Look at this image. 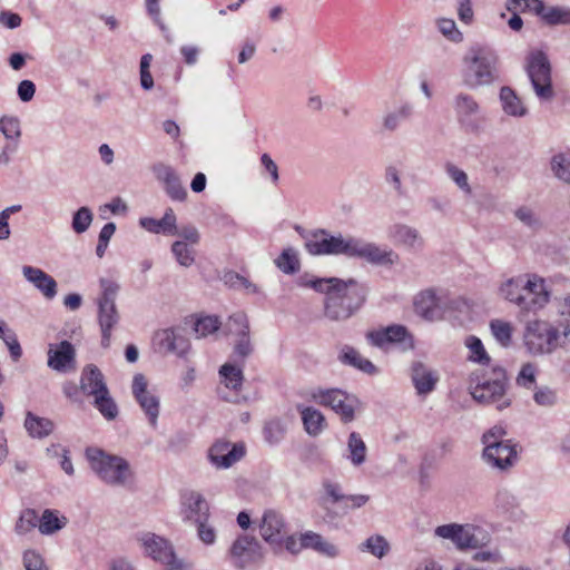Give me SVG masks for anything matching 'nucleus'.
Listing matches in <instances>:
<instances>
[{"label": "nucleus", "mask_w": 570, "mask_h": 570, "mask_svg": "<svg viewBox=\"0 0 570 570\" xmlns=\"http://www.w3.org/2000/svg\"><path fill=\"white\" fill-rule=\"evenodd\" d=\"M410 377L416 394L420 396L432 393L439 382L436 371L430 368L421 361H414L411 364Z\"/></svg>", "instance_id": "23"}, {"label": "nucleus", "mask_w": 570, "mask_h": 570, "mask_svg": "<svg viewBox=\"0 0 570 570\" xmlns=\"http://www.w3.org/2000/svg\"><path fill=\"white\" fill-rule=\"evenodd\" d=\"M242 336H238L234 345V354L243 361L247 358L254 351L253 344L249 336V327L242 324Z\"/></svg>", "instance_id": "50"}, {"label": "nucleus", "mask_w": 570, "mask_h": 570, "mask_svg": "<svg viewBox=\"0 0 570 570\" xmlns=\"http://www.w3.org/2000/svg\"><path fill=\"white\" fill-rule=\"evenodd\" d=\"M489 541L490 535L483 528L470 524L468 548H479L485 546Z\"/></svg>", "instance_id": "62"}, {"label": "nucleus", "mask_w": 570, "mask_h": 570, "mask_svg": "<svg viewBox=\"0 0 570 570\" xmlns=\"http://www.w3.org/2000/svg\"><path fill=\"white\" fill-rule=\"evenodd\" d=\"M302 546L305 549H313L328 558H335L338 556V549L335 544L324 540L321 534L313 531L302 533Z\"/></svg>", "instance_id": "32"}, {"label": "nucleus", "mask_w": 570, "mask_h": 570, "mask_svg": "<svg viewBox=\"0 0 570 570\" xmlns=\"http://www.w3.org/2000/svg\"><path fill=\"white\" fill-rule=\"evenodd\" d=\"M445 171L448 176L458 185V187L465 194H471L472 189L469 185L468 175L465 171L456 167L455 165L448 163L445 165Z\"/></svg>", "instance_id": "54"}, {"label": "nucleus", "mask_w": 570, "mask_h": 570, "mask_svg": "<svg viewBox=\"0 0 570 570\" xmlns=\"http://www.w3.org/2000/svg\"><path fill=\"white\" fill-rule=\"evenodd\" d=\"M86 456L95 473L107 484L124 485L130 476L129 463L120 456L107 454L98 448H88Z\"/></svg>", "instance_id": "3"}, {"label": "nucleus", "mask_w": 570, "mask_h": 570, "mask_svg": "<svg viewBox=\"0 0 570 570\" xmlns=\"http://www.w3.org/2000/svg\"><path fill=\"white\" fill-rule=\"evenodd\" d=\"M453 109L456 121L464 131L476 134L481 130L484 117L481 106L473 96L459 92L453 98Z\"/></svg>", "instance_id": "10"}, {"label": "nucleus", "mask_w": 570, "mask_h": 570, "mask_svg": "<svg viewBox=\"0 0 570 570\" xmlns=\"http://www.w3.org/2000/svg\"><path fill=\"white\" fill-rule=\"evenodd\" d=\"M139 225L154 234L171 235L176 234V215L173 208H167L163 218L155 219L153 217H141Z\"/></svg>", "instance_id": "28"}, {"label": "nucleus", "mask_w": 570, "mask_h": 570, "mask_svg": "<svg viewBox=\"0 0 570 570\" xmlns=\"http://www.w3.org/2000/svg\"><path fill=\"white\" fill-rule=\"evenodd\" d=\"M138 541L141 543L145 554L154 561L165 564L174 560L176 554L174 547L164 537L153 532H145L138 537Z\"/></svg>", "instance_id": "20"}, {"label": "nucleus", "mask_w": 570, "mask_h": 570, "mask_svg": "<svg viewBox=\"0 0 570 570\" xmlns=\"http://www.w3.org/2000/svg\"><path fill=\"white\" fill-rule=\"evenodd\" d=\"M38 522V514L36 510L24 509L21 511L20 517L16 522L14 531L19 535L27 534L39 524Z\"/></svg>", "instance_id": "47"}, {"label": "nucleus", "mask_w": 570, "mask_h": 570, "mask_svg": "<svg viewBox=\"0 0 570 570\" xmlns=\"http://www.w3.org/2000/svg\"><path fill=\"white\" fill-rule=\"evenodd\" d=\"M116 232L115 223H107L101 228L98 236V244L96 247V254L99 258L104 257L106 249L108 247L109 240Z\"/></svg>", "instance_id": "59"}, {"label": "nucleus", "mask_w": 570, "mask_h": 570, "mask_svg": "<svg viewBox=\"0 0 570 570\" xmlns=\"http://www.w3.org/2000/svg\"><path fill=\"white\" fill-rule=\"evenodd\" d=\"M465 69L463 83L475 89L490 85L497 79L498 57L493 50L482 46H473L464 57Z\"/></svg>", "instance_id": "2"}, {"label": "nucleus", "mask_w": 570, "mask_h": 570, "mask_svg": "<svg viewBox=\"0 0 570 570\" xmlns=\"http://www.w3.org/2000/svg\"><path fill=\"white\" fill-rule=\"evenodd\" d=\"M559 338V330L549 322L534 320L525 324L523 344L527 352L532 356L552 354L561 346Z\"/></svg>", "instance_id": "5"}, {"label": "nucleus", "mask_w": 570, "mask_h": 570, "mask_svg": "<svg viewBox=\"0 0 570 570\" xmlns=\"http://www.w3.org/2000/svg\"><path fill=\"white\" fill-rule=\"evenodd\" d=\"M490 327L493 336L502 346L507 347L511 344L512 327L510 323L501 320H493L490 323Z\"/></svg>", "instance_id": "49"}, {"label": "nucleus", "mask_w": 570, "mask_h": 570, "mask_svg": "<svg viewBox=\"0 0 570 570\" xmlns=\"http://www.w3.org/2000/svg\"><path fill=\"white\" fill-rule=\"evenodd\" d=\"M497 509L512 520H520L523 517V511L517 498L507 490L499 491L495 497Z\"/></svg>", "instance_id": "35"}, {"label": "nucleus", "mask_w": 570, "mask_h": 570, "mask_svg": "<svg viewBox=\"0 0 570 570\" xmlns=\"http://www.w3.org/2000/svg\"><path fill=\"white\" fill-rule=\"evenodd\" d=\"M171 252L181 266L189 267L195 261L194 252L188 247L186 242H174Z\"/></svg>", "instance_id": "52"}, {"label": "nucleus", "mask_w": 570, "mask_h": 570, "mask_svg": "<svg viewBox=\"0 0 570 570\" xmlns=\"http://www.w3.org/2000/svg\"><path fill=\"white\" fill-rule=\"evenodd\" d=\"M92 220V210L87 206H82L72 214L71 228L76 234H82L88 230Z\"/></svg>", "instance_id": "44"}, {"label": "nucleus", "mask_w": 570, "mask_h": 570, "mask_svg": "<svg viewBox=\"0 0 570 570\" xmlns=\"http://www.w3.org/2000/svg\"><path fill=\"white\" fill-rule=\"evenodd\" d=\"M347 459L354 466H360L366 461L367 448L357 432H351L347 439Z\"/></svg>", "instance_id": "36"}, {"label": "nucleus", "mask_w": 570, "mask_h": 570, "mask_svg": "<svg viewBox=\"0 0 570 570\" xmlns=\"http://www.w3.org/2000/svg\"><path fill=\"white\" fill-rule=\"evenodd\" d=\"M534 402L540 406H553L558 401L557 392L549 386L538 387L533 394Z\"/></svg>", "instance_id": "58"}, {"label": "nucleus", "mask_w": 570, "mask_h": 570, "mask_svg": "<svg viewBox=\"0 0 570 570\" xmlns=\"http://www.w3.org/2000/svg\"><path fill=\"white\" fill-rule=\"evenodd\" d=\"M154 346L157 352L163 354L174 353L179 357L190 348L189 341L181 334L179 330L164 328L155 333Z\"/></svg>", "instance_id": "18"}, {"label": "nucleus", "mask_w": 570, "mask_h": 570, "mask_svg": "<svg viewBox=\"0 0 570 570\" xmlns=\"http://www.w3.org/2000/svg\"><path fill=\"white\" fill-rule=\"evenodd\" d=\"M22 274L46 298L52 299L57 295V282L42 269L24 265Z\"/></svg>", "instance_id": "26"}, {"label": "nucleus", "mask_w": 570, "mask_h": 570, "mask_svg": "<svg viewBox=\"0 0 570 570\" xmlns=\"http://www.w3.org/2000/svg\"><path fill=\"white\" fill-rule=\"evenodd\" d=\"M483 459L488 464L499 470L511 468L518 460L517 444L511 441L498 443V451L488 454V445L483 450Z\"/></svg>", "instance_id": "25"}, {"label": "nucleus", "mask_w": 570, "mask_h": 570, "mask_svg": "<svg viewBox=\"0 0 570 570\" xmlns=\"http://www.w3.org/2000/svg\"><path fill=\"white\" fill-rule=\"evenodd\" d=\"M348 257L364 259L373 265H393L399 256L392 249H383L374 243L353 237Z\"/></svg>", "instance_id": "14"}, {"label": "nucleus", "mask_w": 570, "mask_h": 570, "mask_svg": "<svg viewBox=\"0 0 570 570\" xmlns=\"http://www.w3.org/2000/svg\"><path fill=\"white\" fill-rule=\"evenodd\" d=\"M151 170L156 179L164 185V189L170 199L184 202L187 198V190L171 166L164 163H156L153 165Z\"/></svg>", "instance_id": "21"}, {"label": "nucleus", "mask_w": 570, "mask_h": 570, "mask_svg": "<svg viewBox=\"0 0 570 570\" xmlns=\"http://www.w3.org/2000/svg\"><path fill=\"white\" fill-rule=\"evenodd\" d=\"M23 425L29 436L33 439H45L55 429V423L50 419L38 416L30 411L26 414Z\"/></svg>", "instance_id": "31"}, {"label": "nucleus", "mask_w": 570, "mask_h": 570, "mask_svg": "<svg viewBox=\"0 0 570 570\" xmlns=\"http://www.w3.org/2000/svg\"><path fill=\"white\" fill-rule=\"evenodd\" d=\"M108 386L105 375L95 364H88L82 368L80 375V391L89 397H96L102 393L106 394Z\"/></svg>", "instance_id": "24"}, {"label": "nucleus", "mask_w": 570, "mask_h": 570, "mask_svg": "<svg viewBox=\"0 0 570 570\" xmlns=\"http://www.w3.org/2000/svg\"><path fill=\"white\" fill-rule=\"evenodd\" d=\"M549 301L544 281L535 275L523 282L522 291L518 294V306L523 311H537Z\"/></svg>", "instance_id": "17"}, {"label": "nucleus", "mask_w": 570, "mask_h": 570, "mask_svg": "<svg viewBox=\"0 0 570 570\" xmlns=\"http://www.w3.org/2000/svg\"><path fill=\"white\" fill-rule=\"evenodd\" d=\"M352 236L332 235L324 228L315 229L305 242V249L313 256L345 255L348 257Z\"/></svg>", "instance_id": "7"}, {"label": "nucleus", "mask_w": 570, "mask_h": 570, "mask_svg": "<svg viewBox=\"0 0 570 570\" xmlns=\"http://www.w3.org/2000/svg\"><path fill=\"white\" fill-rule=\"evenodd\" d=\"M528 76L537 97L550 101L554 97L551 79V66L544 52L532 53L527 66Z\"/></svg>", "instance_id": "8"}, {"label": "nucleus", "mask_w": 570, "mask_h": 570, "mask_svg": "<svg viewBox=\"0 0 570 570\" xmlns=\"http://www.w3.org/2000/svg\"><path fill=\"white\" fill-rule=\"evenodd\" d=\"M22 562L26 570H48L43 558L36 550H26Z\"/></svg>", "instance_id": "61"}, {"label": "nucleus", "mask_w": 570, "mask_h": 570, "mask_svg": "<svg viewBox=\"0 0 570 570\" xmlns=\"http://www.w3.org/2000/svg\"><path fill=\"white\" fill-rule=\"evenodd\" d=\"M462 532V525L456 523L443 524L439 525L435 529V534L443 539H450L454 544L456 543V539H459V534Z\"/></svg>", "instance_id": "64"}, {"label": "nucleus", "mask_w": 570, "mask_h": 570, "mask_svg": "<svg viewBox=\"0 0 570 570\" xmlns=\"http://www.w3.org/2000/svg\"><path fill=\"white\" fill-rule=\"evenodd\" d=\"M275 265L287 275H293L299 271L301 264L297 253L293 248H285L275 259Z\"/></svg>", "instance_id": "43"}, {"label": "nucleus", "mask_w": 570, "mask_h": 570, "mask_svg": "<svg viewBox=\"0 0 570 570\" xmlns=\"http://www.w3.org/2000/svg\"><path fill=\"white\" fill-rule=\"evenodd\" d=\"M38 521L40 533L47 535L61 530L67 523V519L65 517L59 518L58 511L50 509H46L42 512L41 518L38 517Z\"/></svg>", "instance_id": "38"}, {"label": "nucleus", "mask_w": 570, "mask_h": 570, "mask_svg": "<svg viewBox=\"0 0 570 570\" xmlns=\"http://www.w3.org/2000/svg\"><path fill=\"white\" fill-rule=\"evenodd\" d=\"M297 410L301 413L304 430L308 435L317 436L326 428V420L321 411L312 406H298Z\"/></svg>", "instance_id": "30"}, {"label": "nucleus", "mask_w": 570, "mask_h": 570, "mask_svg": "<svg viewBox=\"0 0 570 570\" xmlns=\"http://www.w3.org/2000/svg\"><path fill=\"white\" fill-rule=\"evenodd\" d=\"M312 399L320 405L331 407L343 423H350L355 419V405L358 400L354 395L338 389H317L312 393Z\"/></svg>", "instance_id": "9"}, {"label": "nucleus", "mask_w": 570, "mask_h": 570, "mask_svg": "<svg viewBox=\"0 0 570 570\" xmlns=\"http://www.w3.org/2000/svg\"><path fill=\"white\" fill-rule=\"evenodd\" d=\"M99 285L101 293L97 298L98 324L101 332V346H110L111 333L120 321V315L116 306V297L119 291V284L107 278H100Z\"/></svg>", "instance_id": "4"}, {"label": "nucleus", "mask_w": 570, "mask_h": 570, "mask_svg": "<svg viewBox=\"0 0 570 570\" xmlns=\"http://www.w3.org/2000/svg\"><path fill=\"white\" fill-rule=\"evenodd\" d=\"M288 532L284 517L275 510H266L259 522V534L277 552L283 549L285 534Z\"/></svg>", "instance_id": "13"}, {"label": "nucleus", "mask_w": 570, "mask_h": 570, "mask_svg": "<svg viewBox=\"0 0 570 570\" xmlns=\"http://www.w3.org/2000/svg\"><path fill=\"white\" fill-rule=\"evenodd\" d=\"M180 514L183 521L190 525L208 522L209 504L200 493L195 491L186 492L181 499Z\"/></svg>", "instance_id": "19"}, {"label": "nucleus", "mask_w": 570, "mask_h": 570, "mask_svg": "<svg viewBox=\"0 0 570 570\" xmlns=\"http://www.w3.org/2000/svg\"><path fill=\"white\" fill-rule=\"evenodd\" d=\"M131 393L140 409L144 411L149 424L153 428H156L160 412V400L156 394L148 390V382L144 374L137 373L134 375Z\"/></svg>", "instance_id": "12"}, {"label": "nucleus", "mask_w": 570, "mask_h": 570, "mask_svg": "<svg viewBox=\"0 0 570 570\" xmlns=\"http://www.w3.org/2000/svg\"><path fill=\"white\" fill-rule=\"evenodd\" d=\"M390 235L395 243L405 245L407 247H414L416 244L421 243V237L419 232L407 225L404 224H395L390 229Z\"/></svg>", "instance_id": "37"}, {"label": "nucleus", "mask_w": 570, "mask_h": 570, "mask_svg": "<svg viewBox=\"0 0 570 570\" xmlns=\"http://www.w3.org/2000/svg\"><path fill=\"white\" fill-rule=\"evenodd\" d=\"M412 115L413 106L409 102H404L397 109L385 115L383 118V127L389 131H395L401 122L410 119Z\"/></svg>", "instance_id": "39"}, {"label": "nucleus", "mask_w": 570, "mask_h": 570, "mask_svg": "<svg viewBox=\"0 0 570 570\" xmlns=\"http://www.w3.org/2000/svg\"><path fill=\"white\" fill-rule=\"evenodd\" d=\"M263 433L266 442L276 444L284 438L285 429L279 420H272L265 424Z\"/></svg>", "instance_id": "55"}, {"label": "nucleus", "mask_w": 570, "mask_h": 570, "mask_svg": "<svg viewBox=\"0 0 570 570\" xmlns=\"http://www.w3.org/2000/svg\"><path fill=\"white\" fill-rule=\"evenodd\" d=\"M500 101L503 111L512 117H523L528 110L523 106L521 99L518 97L515 91L509 87L503 86L500 90Z\"/></svg>", "instance_id": "34"}, {"label": "nucleus", "mask_w": 570, "mask_h": 570, "mask_svg": "<svg viewBox=\"0 0 570 570\" xmlns=\"http://www.w3.org/2000/svg\"><path fill=\"white\" fill-rule=\"evenodd\" d=\"M222 326V322L218 316L206 315L200 316L194 324V331L198 337H206L209 334H214Z\"/></svg>", "instance_id": "46"}, {"label": "nucleus", "mask_w": 570, "mask_h": 570, "mask_svg": "<svg viewBox=\"0 0 570 570\" xmlns=\"http://www.w3.org/2000/svg\"><path fill=\"white\" fill-rule=\"evenodd\" d=\"M246 454V446L243 442L232 443L225 440H217L208 450L209 462L216 469H228L240 461Z\"/></svg>", "instance_id": "15"}, {"label": "nucleus", "mask_w": 570, "mask_h": 570, "mask_svg": "<svg viewBox=\"0 0 570 570\" xmlns=\"http://www.w3.org/2000/svg\"><path fill=\"white\" fill-rule=\"evenodd\" d=\"M76 350L69 341L50 344L48 350V366L59 373H67L75 368Z\"/></svg>", "instance_id": "22"}, {"label": "nucleus", "mask_w": 570, "mask_h": 570, "mask_svg": "<svg viewBox=\"0 0 570 570\" xmlns=\"http://www.w3.org/2000/svg\"><path fill=\"white\" fill-rule=\"evenodd\" d=\"M358 549L361 551L370 552L374 557L382 559L389 553L390 543L383 535L373 534L368 537L364 542H362Z\"/></svg>", "instance_id": "41"}, {"label": "nucleus", "mask_w": 570, "mask_h": 570, "mask_svg": "<svg viewBox=\"0 0 570 570\" xmlns=\"http://www.w3.org/2000/svg\"><path fill=\"white\" fill-rule=\"evenodd\" d=\"M243 323L246 325V327H249V322H248L246 314L243 312L234 313L233 315H230L228 317L227 322L224 325V328H223L224 334L225 335L233 334V335H236L237 337L242 336V330H243L242 324Z\"/></svg>", "instance_id": "53"}, {"label": "nucleus", "mask_w": 570, "mask_h": 570, "mask_svg": "<svg viewBox=\"0 0 570 570\" xmlns=\"http://www.w3.org/2000/svg\"><path fill=\"white\" fill-rule=\"evenodd\" d=\"M507 434L505 430L501 426H493L488 430L482 436V443L484 446L488 445V454H492L498 451V443H504L508 440H503V436Z\"/></svg>", "instance_id": "51"}, {"label": "nucleus", "mask_w": 570, "mask_h": 570, "mask_svg": "<svg viewBox=\"0 0 570 570\" xmlns=\"http://www.w3.org/2000/svg\"><path fill=\"white\" fill-rule=\"evenodd\" d=\"M92 405L107 421L115 420L119 414L118 405L110 395L109 390L106 391V394L102 393L94 397Z\"/></svg>", "instance_id": "40"}, {"label": "nucleus", "mask_w": 570, "mask_h": 570, "mask_svg": "<svg viewBox=\"0 0 570 570\" xmlns=\"http://www.w3.org/2000/svg\"><path fill=\"white\" fill-rule=\"evenodd\" d=\"M509 380L507 371L501 366L492 368L491 375L471 387L473 400L481 404H495L502 411L511 405V399L507 396Z\"/></svg>", "instance_id": "6"}, {"label": "nucleus", "mask_w": 570, "mask_h": 570, "mask_svg": "<svg viewBox=\"0 0 570 570\" xmlns=\"http://www.w3.org/2000/svg\"><path fill=\"white\" fill-rule=\"evenodd\" d=\"M535 374L537 367L534 364H523L517 376V384L525 389H531L535 384Z\"/></svg>", "instance_id": "60"}, {"label": "nucleus", "mask_w": 570, "mask_h": 570, "mask_svg": "<svg viewBox=\"0 0 570 570\" xmlns=\"http://www.w3.org/2000/svg\"><path fill=\"white\" fill-rule=\"evenodd\" d=\"M324 294V316L333 322H345L365 304L368 287L355 278L314 277L305 284Z\"/></svg>", "instance_id": "1"}, {"label": "nucleus", "mask_w": 570, "mask_h": 570, "mask_svg": "<svg viewBox=\"0 0 570 570\" xmlns=\"http://www.w3.org/2000/svg\"><path fill=\"white\" fill-rule=\"evenodd\" d=\"M367 342L376 347H384L387 344H402L404 347H413V335L401 324H392L380 330L366 333Z\"/></svg>", "instance_id": "16"}, {"label": "nucleus", "mask_w": 570, "mask_h": 570, "mask_svg": "<svg viewBox=\"0 0 570 570\" xmlns=\"http://www.w3.org/2000/svg\"><path fill=\"white\" fill-rule=\"evenodd\" d=\"M551 169L556 177L570 184V154L554 155L551 159Z\"/></svg>", "instance_id": "48"}, {"label": "nucleus", "mask_w": 570, "mask_h": 570, "mask_svg": "<svg viewBox=\"0 0 570 570\" xmlns=\"http://www.w3.org/2000/svg\"><path fill=\"white\" fill-rule=\"evenodd\" d=\"M385 181L393 186L394 190L399 196L405 195V189L401 181L400 171L394 166H387L385 168Z\"/></svg>", "instance_id": "63"}, {"label": "nucleus", "mask_w": 570, "mask_h": 570, "mask_svg": "<svg viewBox=\"0 0 570 570\" xmlns=\"http://www.w3.org/2000/svg\"><path fill=\"white\" fill-rule=\"evenodd\" d=\"M414 311L428 321H433L438 313V297L431 289L421 292L414 299Z\"/></svg>", "instance_id": "33"}, {"label": "nucleus", "mask_w": 570, "mask_h": 570, "mask_svg": "<svg viewBox=\"0 0 570 570\" xmlns=\"http://www.w3.org/2000/svg\"><path fill=\"white\" fill-rule=\"evenodd\" d=\"M0 131L7 139H18L21 136L20 121L17 117L0 118Z\"/></svg>", "instance_id": "56"}, {"label": "nucleus", "mask_w": 570, "mask_h": 570, "mask_svg": "<svg viewBox=\"0 0 570 570\" xmlns=\"http://www.w3.org/2000/svg\"><path fill=\"white\" fill-rule=\"evenodd\" d=\"M465 346L470 350L471 356L470 360L479 363L481 365H488L491 361L489 354L487 353L482 341L474 336L470 335L465 338Z\"/></svg>", "instance_id": "45"}, {"label": "nucleus", "mask_w": 570, "mask_h": 570, "mask_svg": "<svg viewBox=\"0 0 570 570\" xmlns=\"http://www.w3.org/2000/svg\"><path fill=\"white\" fill-rule=\"evenodd\" d=\"M219 375L222 377V382L227 389H232L234 391H238L240 389L244 380L242 368L230 363H226L220 366Z\"/></svg>", "instance_id": "42"}, {"label": "nucleus", "mask_w": 570, "mask_h": 570, "mask_svg": "<svg viewBox=\"0 0 570 570\" xmlns=\"http://www.w3.org/2000/svg\"><path fill=\"white\" fill-rule=\"evenodd\" d=\"M338 360L367 375H375L379 368L367 358L363 357L354 347L344 345L338 354Z\"/></svg>", "instance_id": "29"}, {"label": "nucleus", "mask_w": 570, "mask_h": 570, "mask_svg": "<svg viewBox=\"0 0 570 570\" xmlns=\"http://www.w3.org/2000/svg\"><path fill=\"white\" fill-rule=\"evenodd\" d=\"M228 554L237 569L258 563L264 557L262 544L249 534H239L229 548Z\"/></svg>", "instance_id": "11"}, {"label": "nucleus", "mask_w": 570, "mask_h": 570, "mask_svg": "<svg viewBox=\"0 0 570 570\" xmlns=\"http://www.w3.org/2000/svg\"><path fill=\"white\" fill-rule=\"evenodd\" d=\"M524 279L522 277L511 278L501 286L502 295L510 302L518 305V294L521 293Z\"/></svg>", "instance_id": "57"}, {"label": "nucleus", "mask_w": 570, "mask_h": 570, "mask_svg": "<svg viewBox=\"0 0 570 570\" xmlns=\"http://www.w3.org/2000/svg\"><path fill=\"white\" fill-rule=\"evenodd\" d=\"M532 3V12L539 16L547 26H570V8L560 6L546 7L542 0H533Z\"/></svg>", "instance_id": "27"}]
</instances>
